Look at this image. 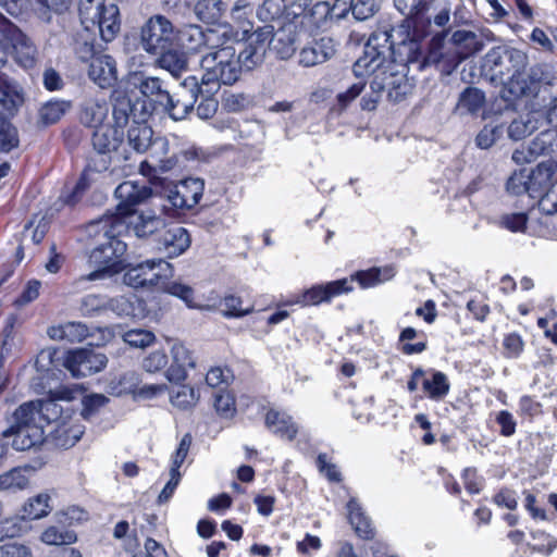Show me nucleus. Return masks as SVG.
<instances>
[{"mask_svg":"<svg viewBox=\"0 0 557 557\" xmlns=\"http://www.w3.org/2000/svg\"><path fill=\"white\" fill-rule=\"evenodd\" d=\"M391 38L392 35L387 30L373 33L364 46L363 55L354 64L356 76H362L364 73L373 75L370 91L361 99L363 110H374L384 94L388 100L398 102L411 91V84L399 71L400 66L392 60Z\"/></svg>","mask_w":557,"mask_h":557,"instance_id":"f257e3e1","label":"nucleus"},{"mask_svg":"<svg viewBox=\"0 0 557 557\" xmlns=\"http://www.w3.org/2000/svg\"><path fill=\"white\" fill-rule=\"evenodd\" d=\"M528 65V55L516 48H492L483 58L482 76L494 85H502L500 97L513 102L523 96L527 88L520 79Z\"/></svg>","mask_w":557,"mask_h":557,"instance_id":"f03ea898","label":"nucleus"},{"mask_svg":"<svg viewBox=\"0 0 557 557\" xmlns=\"http://www.w3.org/2000/svg\"><path fill=\"white\" fill-rule=\"evenodd\" d=\"M59 407L52 400L24 403L13 413L11 425L3 431V445L27 450L44 440V423L58 418Z\"/></svg>","mask_w":557,"mask_h":557,"instance_id":"7ed1b4c3","label":"nucleus"},{"mask_svg":"<svg viewBox=\"0 0 557 557\" xmlns=\"http://www.w3.org/2000/svg\"><path fill=\"white\" fill-rule=\"evenodd\" d=\"M123 223L114 218H100L86 226L88 236L103 239L89 255V263L98 268L81 281H96L103 278L109 272H119L123 264V257L127 244L120 238Z\"/></svg>","mask_w":557,"mask_h":557,"instance_id":"20e7f679","label":"nucleus"},{"mask_svg":"<svg viewBox=\"0 0 557 557\" xmlns=\"http://www.w3.org/2000/svg\"><path fill=\"white\" fill-rule=\"evenodd\" d=\"M238 40V30L233 28V36L223 40L219 48L208 50L200 59L202 76L200 79L203 92L214 94L220 86L235 84L242 73V66L233 42Z\"/></svg>","mask_w":557,"mask_h":557,"instance_id":"39448f33","label":"nucleus"},{"mask_svg":"<svg viewBox=\"0 0 557 557\" xmlns=\"http://www.w3.org/2000/svg\"><path fill=\"white\" fill-rule=\"evenodd\" d=\"M79 17L86 30L98 33L106 42L112 41L120 32V11L106 0H81Z\"/></svg>","mask_w":557,"mask_h":557,"instance_id":"423d86ee","label":"nucleus"},{"mask_svg":"<svg viewBox=\"0 0 557 557\" xmlns=\"http://www.w3.org/2000/svg\"><path fill=\"white\" fill-rule=\"evenodd\" d=\"M133 113V104L126 97H117L113 104V125H102L95 129L92 146L96 151L114 152L123 141L124 127Z\"/></svg>","mask_w":557,"mask_h":557,"instance_id":"0eeeda50","label":"nucleus"},{"mask_svg":"<svg viewBox=\"0 0 557 557\" xmlns=\"http://www.w3.org/2000/svg\"><path fill=\"white\" fill-rule=\"evenodd\" d=\"M232 36L233 26L230 24H222L207 30L198 25H185L176 28L175 41L187 52L205 54L208 50L221 47L223 40Z\"/></svg>","mask_w":557,"mask_h":557,"instance_id":"6e6552de","label":"nucleus"},{"mask_svg":"<svg viewBox=\"0 0 557 557\" xmlns=\"http://www.w3.org/2000/svg\"><path fill=\"white\" fill-rule=\"evenodd\" d=\"M176 38L173 23L161 14L149 17L140 28L139 45L144 51L157 55L172 47Z\"/></svg>","mask_w":557,"mask_h":557,"instance_id":"1a4fd4ad","label":"nucleus"},{"mask_svg":"<svg viewBox=\"0 0 557 557\" xmlns=\"http://www.w3.org/2000/svg\"><path fill=\"white\" fill-rule=\"evenodd\" d=\"M0 44L25 69L35 64L36 47L12 22L0 13Z\"/></svg>","mask_w":557,"mask_h":557,"instance_id":"9d476101","label":"nucleus"},{"mask_svg":"<svg viewBox=\"0 0 557 557\" xmlns=\"http://www.w3.org/2000/svg\"><path fill=\"white\" fill-rule=\"evenodd\" d=\"M203 87L196 76L186 77L178 89L164 100L162 107L174 121L184 120L194 109L199 95H203Z\"/></svg>","mask_w":557,"mask_h":557,"instance_id":"9b49d317","label":"nucleus"},{"mask_svg":"<svg viewBox=\"0 0 557 557\" xmlns=\"http://www.w3.org/2000/svg\"><path fill=\"white\" fill-rule=\"evenodd\" d=\"M272 32V25H264L245 36V48L237 54L242 69L250 71L263 63Z\"/></svg>","mask_w":557,"mask_h":557,"instance_id":"f8f14e48","label":"nucleus"},{"mask_svg":"<svg viewBox=\"0 0 557 557\" xmlns=\"http://www.w3.org/2000/svg\"><path fill=\"white\" fill-rule=\"evenodd\" d=\"M108 358L104 354L90 348H78L67 352L64 367L73 377H86L100 372L107 367Z\"/></svg>","mask_w":557,"mask_h":557,"instance_id":"ddd939ff","label":"nucleus"},{"mask_svg":"<svg viewBox=\"0 0 557 557\" xmlns=\"http://www.w3.org/2000/svg\"><path fill=\"white\" fill-rule=\"evenodd\" d=\"M354 289L348 278L329 282L326 284L315 285L300 295L295 296L287 304H297L300 306H318L321 302H329L333 297L347 294Z\"/></svg>","mask_w":557,"mask_h":557,"instance_id":"4468645a","label":"nucleus"},{"mask_svg":"<svg viewBox=\"0 0 557 557\" xmlns=\"http://www.w3.org/2000/svg\"><path fill=\"white\" fill-rule=\"evenodd\" d=\"M104 218L119 219L123 223V231H132L137 237H146L165 226L164 220L152 211L132 210L122 215H106Z\"/></svg>","mask_w":557,"mask_h":557,"instance_id":"2eb2a0df","label":"nucleus"},{"mask_svg":"<svg viewBox=\"0 0 557 557\" xmlns=\"http://www.w3.org/2000/svg\"><path fill=\"white\" fill-rule=\"evenodd\" d=\"M306 16L297 15L294 21L284 23L276 32H272L269 49L282 60H288L296 51L297 28L304 24Z\"/></svg>","mask_w":557,"mask_h":557,"instance_id":"dca6fc26","label":"nucleus"},{"mask_svg":"<svg viewBox=\"0 0 557 557\" xmlns=\"http://www.w3.org/2000/svg\"><path fill=\"white\" fill-rule=\"evenodd\" d=\"M111 164V152L96 151L84 170L79 181L75 185L73 194L65 199L69 205H74L77 197L83 194L92 183L97 182L100 174L106 172Z\"/></svg>","mask_w":557,"mask_h":557,"instance_id":"f3484780","label":"nucleus"},{"mask_svg":"<svg viewBox=\"0 0 557 557\" xmlns=\"http://www.w3.org/2000/svg\"><path fill=\"white\" fill-rule=\"evenodd\" d=\"M203 189V180L188 177L182 181L174 190L170 191L168 198L175 208L191 209L200 201Z\"/></svg>","mask_w":557,"mask_h":557,"instance_id":"a211bd4d","label":"nucleus"},{"mask_svg":"<svg viewBox=\"0 0 557 557\" xmlns=\"http://www.w3.org/2000/svg\"><path fill=\"white\" fill-rule=\"evenodd\" d=\"M557 171V162L547 161L536 165L534 170L529 172L530 177V197L539 198L537 206L542 198L555 186L557 181L555 174ZM539 211H542L539 208Z\"/></svg>","mask_w":557,"mask_h":557,"instance_id":"6ab92c4d","label":"nucleus"},{"mask_svg":"<svg viewBox=\"0 0 557 557\" xmlns=\"http://www.w3.org/2000/svg\"><path fill=\"white\" fill-rule=\"evenodd\" d=\"M150 194L149 187L139 185L136 182L126 181L121 183L114 191L115 198L119 201L114 215H122L134 210V207L144 202L149 198Z\"/></svg>","mask_w":557,"mask_h":557,"instance_id":"aec40b11","label":"nucleus"},{"mask_svg":"<svg viewBox=\"0 0 557 557\" xmlns=\"http://www.w3.org/2000/svg\"><path fill=\"white\" fill-rule=\"evenodd\" d=\"M172 362L165 371L170 382H182L187 377V371L194 369L196 359L193 351L183 343L176 342L171 347Z\"/></svg>","mask_w":557,"mask_h":557,"instance_id":"412c9836","label":"nucleus"},{"mask_svg":"<svg viewBox=\"0 0 557 557\" xmlns=\"http://www.w3.org/2000/svg\"><path fill=\"white\" fill-rule=\"evenodd\" d=\"M335 52V41L330 37H322L300 50L299 63L306 67L315 66L329 61Z\"/></svg>","mask_w":557,"mask_h":557,"instance_id":"4be33fe9","label":"nucleus"},{"mask_svg":"<svg viewBox=\"0 0 557 557\" xmlns=\"http://www.w3.org/2000/svg\"><path fill=\"white\" fill-rule=\"evenodd\" d=\"M188 232L180 225L168 227L159 240L160 249L169 257L174 258L184 253L190 246Z\"/></svg>","mask_w":557,"mask_h":557,"instance_id":"5701e85b","label":"nucleus"},{"mask_svg":"<svg viewBox=\"0 0 557 557\" xmlns=\"http://www.w3.org/2000/svg\"><path fill=\"white\" fill-rule=\"evenodd\" d=\"M88 76L101 88L111 86L116 79V67L114 60L107 54L96 55L90 61Z\"/></svg>","mask_w":557,"mask_h":557,"instance_id":"b1692460","label":"nucleus"},{"mask_svg":"<svg viewBox=\"0 0 557 557\" xmlns=\"http://www.w3.org/2000/svg\"><path fill=\"white\" fill-rule=\"evenodd\" d=\"M265 426L274 435L286 441H293L298 433V425L292 416L275 409H270L267 412Z\"/></svg>","mask_w":557,"mask_h":557,"instance_id":"393cba45","label":"nucleus"},{"mask_svg":"<svg viewBox=\"0 0 557 557\" xmlns=\"http://www.w3.org/2000/svg\"><path fill=\"white\" fill-rule=\"evenodd\" d=\"M453 42L457 46V55L453 62L460 63L462 60L478 53L483 48V42L479 36L470 30L459 29L453 34Z\"/></svg>","mask_w":557,"mask_h":557,"instance_id":"a878e982","label":"nucleus"},{"mask_svg":"<svg viewBox=\"0 0 557 557\" xmlns=\"http://www.w3.org/2000/svg\"><path fill=\"white\" fill-rule=\"evenodd\" d=\"M543 123V115L540 112H528L513 120L508 128V137L512 140H521L535 132Z\"/></svg>","mask_w":557,"mask_h":557,"instance_id":"bb28decb","label":"nucleus"},{"mask_svg":"<svg viewBox=\"0 0 557 557\" xmlns=\"http://www.w3.org/2000/svg\"><path fill=\"white\" fill-rule=\"evenodd\" d=\"M108 114L109 106L104 100L89 99L82 107L81 122L96 129L103 125Z\"/></svg>","mask_w":557,"mask_h":557,"instance_id":"cd10ccee","label":"nucleus"},{"mask_svg":"<svg viewBox=\"0 0 557 557\" xmlns=\"http://www.w3.org/2000/svg\"><path fill=\"white\" fill-rule=\"evenodd\" d=\"M47 334L54 341L82 342L88 336V327L82 322H66L50 326Z\"/></svg>","mask_w":557,"mask_h":557,"instance_id":"c85d7f7f","label":"nucleus"},{"mask_svg":"<svg viewBox=\"0 0 557 557\" xmlns=\"http://www.w3.org/2000/svg\"><path fill=\"white\" fill-rule=\"evenodd\" d=\"M553 74L550 67L546 64H535L528 71H523L520 79L525 83L527 88L523 91V96L534 95L537 91V87L541 84L550 85L553 81Z\"/></svg>","mask_w":557,"mask_h":557,"instance_id":"c756f323","label":"nucleus"},{"mask_svg":"<svg viewBox=\"0 0 557 557\" xmlns=\"http://www.w3.org/2000/svg\"><path fill=\"white\" fill-rule=\"evenodd\" d=\"M144 287H152L158 285L163 287V281L172 275V265L162 259L148 260L144 262Z\"/></svg>","mask_w":557,"mask_h":557,"instance_id":"7c9ffc66","label":"nucleus"},{"mask_svg":"<svg viewBox=\"0 0 557 557\" xmlns=\"http://www.w3.org/2000/svg\"><path fill=\"white\" fill-rule=\"evenodd\" d=\"M536 216V210L532 209L529 213H507L500 218V225L511 232H525L531 231L533 233L542 234V230L533 227V221Z\"/></svg>","mask_w":557,"mask_h":557,"instance_id":"2f4dec72","label":"nucleus"},{"mask_svg":"<svg viewBox=\"0 0 557 557\" xmlns=\"http://www.w3.org/2000/svg\"><path fill=\"white\" fill-rule=\"evenodd\" d=\"M108 307L119 317L140 318L144 315L143 302L136 296H120L108 301Z\"/></svg>","mask_w":557,"mask_h":557,"instance_id":"473e14b6","label":"nucleus"},{"mask_svg":"<svg viewBox=\"0 0 557 557\" xmlns=\"http://www.w3.org/2000/svg\"><path fill=\"white\" fill-rule=\"evenodd\" d=\"M348 520L356 533L362 539H371L374 534L370 519L363 513L356 499H350L347 505Z\"/></svg>","mask_w":557,"mask_h":557,"instance_id":"72a5a7b5","label":"nucleus"},{"mask_svg":"<svg viewBox=\"0 0 557 557\" xmlns=\"http://www.w3.org/2000/svg\"><path fill=\"white\" fill-rule=\"evenodd\" d=\"M158 66L170 72L175 77H178L187 69V59L178 50L171 49L170 47L158 53Z\"/></svg>","mask_w":557,"mask_h":557,"instance_id":"f704fd0d","label":"nucleus"},{"mask_svg":"<svg viewBox=\"0 0 557 557\" xmlns=\"http://www.w3.org/2000/svg\"><path fill=\"white\" fill-rule=\"evenodd\" d=\"M394 275L395 271L391 267L373 268L366 271L357 272L348 281L349 284L351 285V282L356 280L358 281L362 288H369L375 286L376 284L391 280Z\"/></svg>","mask_w":557,"mask_h":557,"instance_id":"c9c22d12","label":"nucleus"},{"mask_svg":"<svg viewBox=\"0 0 557 557\" xmlns=\"http://www.w3.org/2000/svg\"><path fill=\"white\" fill-rule=\"evenodd\" d=\"M135 85L145 97L150 98L160 106H162L164 100H170V92L164 88L163 82L159 77H141Z\"/></svg>","mask_w":557,"mask_h":557,"instance_id":"e433bc0d","label":"nucleus"},{"mask_svg":"<svg viewBox=\"0 0 557 557\" xmlns=\"http://www.w3.org/2000/svg\"><path fill=\"white\" fill-rule=\"evenodd\" d=\"M226 7L222 0H199L194 8V12L199 21L205 23L218 22L224 13Z\"/></svg>","mask_w":557,"mask_h":557,"instance_id":"4c0bfd02","label":"nucleus"},{"mask_svg":"<svg viewBox=\"0 0 557 557\" xmlns=\"http://www.w3.org/2000/svg\"><path fill=\"white\" fill-rule=\"evenodd\" d=\"M531 143L534 154L557 157V127L541 132Z\"/></svg>","mask_w":557,"mask_h":557,"instance_id":"58836bf2","label":"nucleus"},{"mask_svg":"<svg viewBox=\"0 0 557 557\" xmlns=\"http://www.w3.org/2000/svg\"><path fill=\"white\" fill-rule=\"evenodd\" d=\"M33 471L30 467L14 468L0 475V491L4 490H23L27 487L29 482V473Z\"/></svg>","mask_w":557,"mask_h":557,"instance_id":"ea45409f","label":"nucleus"},{"mask_svg":"<svg viewBox=\"0 0 557 557\" xmlns=\"http://www.w3.org/2000/svg\"><path fill=\"white\" fill-rule=\"evenodd\" d=\"M485 96L483 91L478 88L469 87L459 97L457 110L463 113L475 114L484 106Z\"/></svg>","mask_w":557,"mask_h":557,"instance_id":"a19ab883","label":"nucleus"},{"mask_svg":"<svg viewBox=\"0 0 557 557\" xmlns=\"http://www.w3.org/2000/svg\"><path fill=\"white\" fill-rule=\"evenodd\" d=\"M151 137L152 129L146 124L135 123L127 132L128 144L137 152H145L149 148Z\"/></svg>","mask_w":557,"mask_h":557,"instance_id":"79ce46f5","label":"nucleus"},{"mask_svg":"<svg viewBox=\"0 0 557 557\" xmlns=\"http://www.w3.org/2000/svg\"><path fill=\"white\" fill-rule=\"evenodd\" d=\"M450 385L446 374L436 371L431 379L423 381V389L433 400L443 399L449 392Z\"/></svg>","mask_w":557,"mask_h":557,"instance_id":"37998d69","label":"nucleus"},{"mask_svg":"<svg viewBox=\"0 0 557 557\" xmlns=\"http://www.w3.org/2000/svg\"><path fill=\"white\" fill-rule=\"evenodd\" d=\"M71 108V102L66 100H51L42 104L39 110V121L44 124L57 123Z\"/></svg>","mask_w":557,"mask_h":557,"instance_id":"c03bdc74","label":"nucleus"},{"mask_svg":"<svg viewBox=\"0 0 557 557\" xmlns=\"http://www.w3.org/2000/svg\"><path fill=\"white\" fill-rule=\"evenodd\" d=\"M138 384V375L134 371H127L113 377L108 384V391L112 395L135 393Z\"/></svg>","mask_w":557,"mask_h":557,"instance_id":"a18cd8bd","label":"nucleus"},{"mask_svg":"<svg viewBox=\"0 0 557 557\" xmlns=\"http://www.w3.org/2000/svg\"><path fill=\"white\" fill-rule=\"evenodd\" d=\"M49 502L50 496L47 493L29 498L23 508L24 518L34 520L47 516L50 511Z\"/></svg>","mask_w":557,"mask_h":557,"instance_id":"49530a36","label":"nucleus"},{"mask_svg":"<svg viewBox=\"0 0 557 557\" xmlns=\"http://www.w3.org/2000/svg\"><path fill=\"white\" fill-rule=\"evenodd\" d=\"M199 393L189 385H181L171 394V403L180 409H189L199 400Z\"/></svg>","mask_w":557,"mask_h":557,"instance_id":"de8ad7c7","label":"nucleus"},{"mask_svg":"<svg viewBox=\"0 0 557 557\" xmlns=\"http://www.w3.org/2000/svg\"><path fill=\"white\" fill-rule=\"evenodd\" d=\"M285 10V0H264L257 11V16L262 22H273L280 20Z\"/></svg>","mask_w":557,"mask_h":557,"instance_id":"09e8293b","label":"nucleus"},{"mask_svg":"<svg viewBox=\"0 0 557 557\" xmlns=\"http://www.w3.org/2000/svg\"><path fill=\"white\" fill-rule=\"evenodd\" d=\"M243 300L235 295H227L221 300L222 313L226 318H242L253 311V306L242 308Z\"/></svg>","mask_w":557,"mask_h":557,"instance_id":"8fccbe9b","label":"nucleus"},{"mask_svg":"<svg viewBox=\"0 0 557 557\" xmlns=\"http://www.w3.org/2000/svg\"><path fill=\"white\" fill-rule=\"evenodd\" d=\"M213 406L221 418L231 419L236 413L235 398L227 391H221L214 395Z\"/></svg>","mask_w":557,"mask_h":557,"instance_id":"3c124183","label":"nucleus"},{"mask_svg":"<svg viewBox=\"0 0 557 557\" xmlns=\"http://www.w3.org/2000/svg\"><path fill=\"white\" fill-rule=\"evenodd\" d=\"M41 541L47 545H70L76 541V535L71 531H60L57 527L47 528L41 536Z\"/></svg>","mask_w":557,"mask_h":557,"instance_id":"603ef678","label":"nucleus"},{"mask_svg":"<svg viewBox=\"0 0 557 557\" xmlns=\"http://www.w3.org/2000/svg\"><path fill=\"white\" fill-rule=\"evenodd\" d=\"M504 134L500 124H486L476 135L475 143L481 149L491 148Z\"/></svg>","mask_w":557,"mask_h":557,"instance_id":"864d4df0","label":"nucleus"},{"mask_svg":"<svg viewBox=\"0 0 557 557\" xmlns=\"http://www.w3.org/2000/svg\"><path fill=\"white\" fill-rule=\"evenodd\" d=\"M162 288L170 295L181 298L189 308H199L194 304V292L190 286L178 282H164ZM200 309H209V307H200Z\"/></svg>","mask_w":557,"mask_h":557,"instance_id":"5fc2aeb1","label":"nucleus"},{"mask_svg":"<svg viewBox=\"0 0 557 557\" xmlns=\"http://www.w3.org/2000/svg\"><path fill=\"white\" fill-rule=\"evenodd\" d=\"M154 339V334L145 330H129L123 334V341L134 348L150 346Z\"/></svg>","mask_w":557,"mask_h":557,"instance_id":"6e6d98bb","label":"nucleus"},{"mask_svg":"<svg viewBox=\"0 0 557 557\" xmlns=\"http://www.w3.org/2000/svg\"><path fill=\"white\" fill-rule=\"evenodd\" d=\"M529 171L520 170L515 172L507 181V190L512 195H522L527 193L530 196Z\"/></svg>","mask_w":557,"mask_h":557,"instance_id":"4d7b16f0","label":"nucleus"},{"mask_svg":"<svg viewBox=\"0 0 557 557\" xmlns=\"http://www.w3.org/2000/svg\"><path fill=\"white\" fill-rule=\"evenodd\" d=\"M109 399L102 394H90L82 400V417L86 420L94 417L100 408L104 407Z\"/></svg>","mask_w":557,"mask_h":557,"instance_id":"13d9d810","label":"nucleus"},{"mask_svg":"<svg viewBox=\"0 0 557 557\" xmlns=\"http://www.w3.org/2000/svg\"><path fill=\"white\" fill-rule=\"evenodd\" d=\"M380 9L376 0H351V13L357 21L372 17Z\"/></svg>","mask_w":557,"mask_h":557,"instance_id":"bf43d9fd","label":"nucleus"},{"mask_svg":"<svg viewBox=\"0 0 557 557\" xmlns=\"http://www.w3.org/2000/svg\"><path fill=\"white\" fill-rule=\"evenodd\" d=\"M18 144L15 127L7 120L0 117V150L10 151Z\"/></svg>","mask_w":557,"mask_h":557,"instance_id":"052dcab7","label":"nucleus"},{"mask_svg":"<svg viewBox=\"0 0 557 557\" xmlns=\"http://www.w3.org/2000/svg\"><path fill=\"white\" fill-rule=\"evenodd\" d=\"M248 9L249 5L247 3L242 4L240 2H237L232 9V20L237 24L238 28L242 29L243 33V37H238V40L244 39L252 27L251 22L247 18Z\"/></svg>","mask_w":557,"mask_h":557,"instance_id":"680f3d73","label":"nucleus"},{"mask_svg":"<svg viewBox=\"0 0 557 557\" xmlns=\"http://www.w3.org/2000/svg\"><path fill=\"white\" fill-rule=\"evenodd\" d=\"M168 363L166 354L163 350H154L144 358L141 366L146 372L154 373L163 370Z\"/></svg>","mask_w":557,"mask_h":557,"instance_id":"e2e57ef3","label":"nucleus"},{"mask_svg":"<svg viewBox=\"0 0 557 557\" xmlns=\"http://www.w3.org/2000/svg\"><path fill=\"white\" fill-rule=\"evenodd\" d=\"M22 103L18 92L10 89H0V114H12Z\"/></svg>","mask_w":557,"mask_h":557,"instance_id":"0e129e2a","label":"nucleus"},{"mask_svg":"<svg viewBox=\"0 0 557 557\" xmlns=\"http://www.w3.org/2000/svg\"><path fill=\"white\" fill-rule=\"evenodd\" d=\"M233 375L228 369L224 370L220 367L211 368L206 375V383L210 387H219L222 384L228 385Z\"/></svg>","mask_w":557,"mask_h":557,"instance_id":"69168bd1","label":"nucleus"},{"mask_svg":"<svg viewBox=\"0 0 557 557\" xmlns=\"http://www.w3.org/2000/svg\"><path fill=\"white\" fill-rule=\"evenodd\" d=\"M211 95L212 94H203V98L196 109V114L201 120L212 117L218 110V100H215Z\"/></svg>","mask_w":557,"mask_h":557,"instance_id":"338daca9","label":"nucleus"},{"mask_svg":"<svg viewBox=\"0 0 557 557\" xmlns=\"http://www.w3.org/2000/svg\"><path fill=\"white\" fill-rule=\"evenodd\" d=\"M133 557H169L166 550L153 539H147L143 552Z\"/></svg>","mask_w":557,"mask_h":557,"instance_id":"774afa93","label":"nucleus"}]
</instances>
